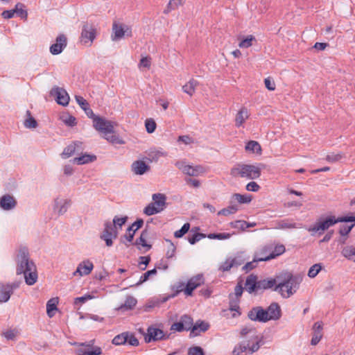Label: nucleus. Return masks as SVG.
Here are the masks:
<instances>
[{
	"instance_id": "1",
	"label": "nucleus",
	"mask_w": 355,
	"mask_h": 355,
	"mask_svg": "<svg viewBox=\"0 0 355 355\" xmlns=\"http://www.w3.org/2000/svg\"><path fill=\"white\" fill-rule=\"evenodd\" d=\"M277 279V286L275 291H278L283 298H288L298 290L302 281L300 274L293 275L288 270H283L275 277Z\"/></svg>"
},
{
	"instance_id": "2",
	"label": "nucleus",
	"mask_w": 355,
	"mask_h": 355,
	"mask_svg": "<svg viewBox=\"0 0 355 355\" xmlns=\"http://www.w3.org/2000/svg\"><path fill=\"white\" fill-rule=\"evenodd\" d=\"M338 223H354L355 213L349 212L348 214L336 217L330 215L326 217H320L316 222L309 229V232H313L320 236L324 233L330 227L334 226Z\"/></svg>"
},
{
	"instance_id": "3",
	"label": "nucleus",
	"mask_w": 355,
	"mask_h": 355,
	"mask_svg": "<svg viewBox=\"0 0 355 355\" xmlns=\"http://www.w3.org/2000/svg\"><path fill=\"white\" fill-rule=\"evenodd\" d=\"M35 268L32 260L29 259V252L26 247H22L19 250L17 255V275H21L24 272H28Z\"/></svg>"
},
{
	"instance_id": "4",
	"label": "nucleus",
	"mask_w": 355,
	"mask_h": 355,
	"mask_svg": "<svg viewBox=\"0 0 355 355\" xmlns=\"http://www.w3.org/2000/svg\"><path fill=\"white\" fill-rule=\"evenodd\" d=\"M257 341L250 347V341H243L236 345L233 351V355H247L248 353L252 354L257 352L259 347L263 345V336L259 338L256 336Z\"/></svg>"
},
{
	"instance_id": "5",
	"label": "nucleus",
	"mask_w": 355,
	"mask_h": 355,
	"mask_svg": "<svg viewBox=\"0 0 355 355\" xmlns=\"http://www.w3.org/2000/svg\"><path fill=\"white\" fill-rule=\"evenodd\" d=\"M96 35L97 30L94 26L88 21H84L80 37V42L85 45L89 44L88 46H90L96 37Z\"/></svg>"
},
{
	"instance_id": "6",
	"label": "nucleus",
	"mask_w": 355,
	"mask_h": 355,
	"mask_svg": "<svg viewBox=\"0 0 355 355\" xmlns=\"http://www.w3.org/2000/svg\"><path fill=\"white\" fill-rule=\"evenodd\" d=\"M144 223V221L142 218H137L126 229L125 234L122 235L120 238V242L124 244L125 246L128 247L130 244L127 243L125 241L128 243H132L134 239L135 233L139 229L143 227Z\"/></svg>"
},
{
	"instance_id": "7",
	"label": "nucleus",
	"mask_w": 355,
	"mask_h": 355,
	"mask_svg": "<svg viewBox=\"0 0 355 355\" xmlns=\"http://www.w3.org/2000/svg\"><path fill=\"white\" fill-rule=\"evenodd\" d=\"M119 229H113L111 227L110 221H105L104 223V230L100 234V239L105 242L107 247H111L113 245V239L118 237Z\"/></svg>"
},
{
	"instance_id": "8",
	"label": "nucleus",
	"mask_w": 355,
	"mask_h": 355,
	"mask_svg": "<svg viewBox=\"0 0 355 355\" xmlns=\"http://www.w3.org/2000/svg\"><path fill=\"white\" fill-rule=\"evenodd\" d=\"M91 119H93V126L96 130L105 135L114 133V127L110 121L106 120L105 118L96 116V114Z\"/></svg>"
},
{
	"instance_id": "9",
	"label": "nucleus",
	"mask_w": 355,
	"mask_h": 355,
	"mask_svg": "<svg viewBox=\"0 0 355 355\" xmlns=\"http://www.w3.org/2000/svg\"><path fill=\"white\" fill-rule=\"evenodd\" d=\"M205 284V278L202 274H198L191 277L183 286V292L187 296H192L194 290Z\"/></svg>"
},
{
	"instance_id": "10",
	"label": "nucleus",
	"mask_w": 355,
	"mask_h": 355,
	"mask_svg": "<svg viewBox=\"0 0 355 355\" xmlns=\"http://www.w3.org/2000/svg\"><path fill=\"white\" fill-rule=\"evenodd\" d=\"M238 166L241 167V177L247 178L248 179H257L261 176V167L245 164H239Z\"/></svg>"
},
{
	"instance_id": "11",
	"label": "nucleus",
	"mask_w": 355,
	"mask_h": 355,
	"mask_svg": "<svg viewBox=\"0 0 355 355\" xmlns=\"http://www.w3.org/2000/svg\"><path fill=\"white\" fill-rule=\"evenodd\" d=\"M94 341L91 340L89 342L79 343L82 347L76 351V355H101L102 349L100 347L94 346Z\"/></svg>"
},
{
	"instance_id": "12",
	"label": "nucleus",
	"mask_w": 355,
	"mask_h": 355,
	"mask_svg": "<svg viewBox=\"0 0 355 355\" xmlns=\"http://www.w3.org/2000/svg\"><path fill=\"white\" fill-rule=\"evenodd\" d=\"M248 318L252 321L263 323L269 321L266 310L261 306L252 307L248 313Z\"/></svg>"
},
{
	"instance_id": "13",
	"label": "nucleus",
	"mask_w": 355,
	"mask_h": 355,
	"mask_svg": "<svg viewBox=\"0 0 355 355\" xmlns=\"http://www.w3.org/2000/svg\"><path fill=\"white\" fill-rule=\"evenodd\" d=\"M50 95L54 97L55 102L58 105L64 107L69 105L70 98L64 88L54 86L50 91Z\"/></svg>"
},
{
	"instance_id": "14",
	"label": "nucleus",
	"mask_w": 355,
	"mask_h": 355,
	"mask_svg": "<svg viewBox=\"0 0 355 355\" xmlns=\"http://www.w3.org/2000/svg\"><path fill=\"white\" fill-rule=\"evenodd\" d=\"M168 336H166L164 331L150 326L147 329V333L144 334V340L146 343H150L153 341L162 340L168 338Z\"/></svg>"
},
{
	"instance_id": "15",
	"label": "nucleus",
	"mask_w": 355,
	"mask_h": 355,
	"mask_svg": "<svg viewBox=\"0 0 355 355\" xmlns=\"http://www.w3.org/2000/svg\"><path fill=\"white\" fill-rule=\"evenodd\" d=\"M112 32V40L113 41L121 39L125 33L128 37L132 36V30L130 26L123 24H118L116 21L113 23Z\"/></svg>"
},
{
	"instance_id": "16",
	"label": "nucleus",
	"mask_w": 355,
	"mask_h": 355,
	"mask_svg": "<svg viewBox=\"0 0 355 355\" xmlns=\"http://www.w3.org/2000/svg\"><path fill=\"white\" fill-rule=\"evenodd\" d=\"M192 324V318L191 315L184 314L180 317L178 322H174L171 327V331L182 332L184 331H190Z\"/></svg>"
},
{
	"instance_id": "17",
	"label": "nucleus",
	"mask_w": 355,
	"mask_h": 355,
	"mask_svg": "<svg viewBox=\"0 0 355 355\" xmlns=\"http://www.w3.org/2000/svg\"><path fill=\"white\" fill-rule=\"evenodd\" d=\"M245 289L250 294H256L261 290L260 280L257 275L250 274L246 277Z\"/></svg>"
},
{
	"instance_id": "18",
	"label": "nucleus",
	"mask_w": 355,
	"mask_h": 355,
	"mask_svg": "<svg viewBox=\"0 0 355 355\" xmlns=\"http://www.w3.org/2000/svg\"><path fill=\"white\" fill-rule=\"evenodd\" d=\"M67 45V37L64 34H59L55 39V42L51 45L50 53L52 55H58L62 52Z\"/></svg>"
},
{
	"instance_id": "19",
	"label": "nucleus",
	"mask_w": 355,
	"mask_h": 355,
	"mask_svg": "<svg viewBox=\"0 0 355 355\" xmlns=\"http://www.w3.org/2000/svg\"><path fill=\"white\" fill-rule=\"evenodd\" d=\"M210 327L209 322L204 320H198L195 323L192 320V324L191 325L189 337L193 338L200 335V333L207 331Z\"/></svg>"
},
{
	"instance_id": "20",
	"label": "nucleus",
	"mask_w": 355,
	"mask_h": 355,
	"mask_svg": "<svg viewBox=\"0 0 355 355\" xmlns=\"http://www.w3.org/2000/svg\"><path fill=\"white\" fill-rule=\"evenodd\" d=\"M153 218H150L148 220H147L145 229L142 230L140 236L136 239L133 245H141L142 247L146 248V250H149L152 248V245L147 243L146 238L148 235V224L153 222Z\"/></svg>"
},
{
	"instance_id": "21",
	"label": "nucleus",
	"mask_w": 355,
	"mask_h": 355,
	"mask_svg": "<svg viewBox=\"0 0 355 355\" xmlns=\"http://www.w3.org/2000/svg\"><path fill=\"white\" fill-rule=\"evenodd\" d=\"M17 205V200L12 196L10 194H5L0 198V207L3 210H12L15 208Z\"/></svg>"
},
{
	"instance_id": "22",
	"label": "nucleus",
	"mask_w": 355,
	"mask_h": 355,
	"mask_svg": "<svg viewBox=\"0 0 355 355\" xmlns=\"http://www.w3.org/2000/svg\"><path fill=\"white\" fill-rule=\"evenodd\" d=\"M268 313V318L270 320H277L282 315V309L277 302H272L267 309H265Z\"/></svg>"
},
{
	"instance_id": "23",
	"label": "nucleus",
	"mask_w": 355,
	"mask_h": 355,
	"mask_svg": "<svg viewBox=\"0 0 355 355\" xmlns=\"http://www.w3.org/2000/svg\"><path fill=\"white\" fill-rule=\"evenodd\" d=\"M131 170L135 174L142 175L150 170V166L144 160H136L132 164Z\"/></svg>"
},
{
	"instance_id": "24",
	"label": "nucleus",
	"mask_w": 355,
	"mask_h": 355,
	"mask_svg": "<svg viewBox=\"0 0 355 355\" xmlns=\"http://www.w3.org/2000/svg\"><path fill=\"white\" fill-rule=\"evenodd\" d=\"M94 265L89 259L85 260L78 264L73 275L78 273L80 276L87 275L92 271Z\"/></svg>"
},
{
	"instance_id": "25",
	"label": "nucleus",
	"mask_w": 355,
	"mask_h": 355,
	"mask_svg": "<svg viewBox=\"0 0 355 355\" xmlns=\"http://www.w3.org/2000/svg\"><path fill=\"white\" fill-rule=\"evenodd\" d=\"M82 142L79 141H73L71 144L65 147L63 152L61 153V157L63 159H67L72 156L76 150H78L81 147Z\"/></svg>"
},
{
	"instance_id": "26",
	"label": "nucleus",
	"mask_w": 355,
	"mask_h": 355,
	"mask_svg": "<svg viewBox=\"0 0 355 355\" xmlns=\"http://www.w3.org/2000/svg\"><path fill=\"white\" fill-rule=\"evenodd\" d=\"M286 250L285 246L282 244H278L275 246V248L272 247V250L271 252L269 253L268 256L266 257H260L259 260L260 261H268L271 259H273L280 255H282L283 253H284Z\"/></svg>"
},
{
	"instance_id": "27",
	"label": "nucleus",
	"mask_w": 355,
	"mask_h": 355,
	"mask_svg": "<svg viewBox=\"0 0 355 355\" xmlns=\"http://www.w3.org/2000/svg\"><path fill=\"white\" fill-rule=\"evenodd\" d=\"M76 101L77 103L80 105L81 109H83L86 115L89 118H92L94 116V113L93 112V110L90 108V105L89 103L85 100L83 96L76 95L75 96Z\"/></svg>"
},
{
	"instance_id": "28",
	"label": "nucleus",
	"mask_w": 355,
	"mask_h": 355,
	"mask_svg": "<svg viewBox=\"0 0 355 355\" xmlns=\"http://www.w3.org/2000/svg\"><path fill=\"white\" fill-rule=\"evenodd\" d=\"M96 159H97V157L95 155H89L87 153H85L79 157H74L71 160V162L73 164H76L78 165H83V164H88L90 162H93L96 161Z\"/></svg>"
},
{
	"instance_id": "29",
	"label": "nucleus",
	"mask_w": 355,
	"mask_h": 355,
	"mask_svg": "<svg viewBox=\"0 0 355 355\" xmlns=\"http://www.w3.org/2000/svg\"><path fill=\"white\" fill-rule=\"evenodd\" d=\"M137 303V300L136 298L131 295H128L125 302L118 308V310H121L123 311L132 310L135 308Z\"/></svg>"
},
{
	"instance_id": "30",
	"label": "nucleus",
	"mask_w": 355,
	"mask_h": 355,
	"mask_svg": "<svg viewBox=\"0 0 355 355\" xmlns=\"http://www.w3.org/2000/svg\"><path fill=\"white\" fill-rule=\"evenodd\" d=\"M186 175L189 176H198L205 172V168L201 165L191 166L188 165L187 169H184Z\"/></svg>"
},
{
	"instance_id": "31",
	"label": "nucleus",
	"mask_w": 355,
	"mask_h": 355,
	"mask_svg": "<svg viewBox=\"0 0 355 355\" xmlns=\"http://www.w3.org/2000/svg\"><path fill=\"white\" fill-rule=\"evenodd\" d=\"M153 203L157 207H163V209L166 206V196L164 193H157L153 194L152 196Z\"/></svg>"
},
{
	"instance_id": "32",
	"label": "nucleus",
	"mask_w": 355,
	"mask_h": 355,
	"mask_svg": "<svg viewBox=\"0 0 355 355\" xmlns=\"http://www.w3.org/2000/svg\"><path fill=\"white\" fill-rule=\"evenodd\" d=\"M22 274L24 275L25 282L27 285L32 286L37 282V273L36 267L33 268L32 270L24 272Z\"/></svg>"
},
{
	"instance_id": "33",
	"label": "nucleus",
	"mask_w": 355,
	"mask_h": 355,
	"mask_svg": "<svg viewBox=\"0 0 355 355\" xmlns=\"http://www.w3.org/2000/svg\"><path fill=\"white\" fill-rule=\"evenodd\" d=\"M58 298H51L46 303V313L49 318L55 315V311L58 310Z\"/></svg>"
},
{
	"instance_id": "34",
	"label": "nucleus",
	"mask_w": 355,
	"mask_h": 355,
	"mask_svg": "<svg viewBox=\"0 0 355 355\" xmlns=\"http://www.w3.org/2000/svg\"><path fill=\"white\" fill-rule=\"evenodd\" d=\"M245 149L248 152L259 154V155L261 153V151H262V149H261V145L259 144V143L257 141H252V140L248 141L246 144V145L245 146Z\"/></svg>"
},
{
	"instance_id": "35",
	"label": "nucleus",
	"mask_w": 355,
	"mask_h": 355,
	"mask_svg": "<svg viewBox=\"0 0 355 355\" xmlns=\"http://www.w3.org/2000/svg\"><path fill=\"white\" fill-rule=\"evenodd\" d=\"M232 200H234L237 201L240 204H248L252 200V196L250 194H240V193H234L232 196ZM231 203H232V200H231Z\"/></svg>"
},
{
	"instance_id": "36",
	"label": "nucleus",
	"mask_w": 355,
	"mask_h": 355,
	"mask_svg": "<svg viewBox=\"0 0 355 355\" xmlns=\"http://www.w3.org/2000/svg\"><path fill=\"white\" fill-rule=\"evenodd\" d=\"M248 118V109L245 107H241L240 110L238 112L237 114L236 115V125L237 127L241 126L245 122V120Z\"/></svg>"
},
{
	"instance_id": "37",
	"label": "nucleus",
	"mask_w": 355,
	"mask_h": 355,
	"mask_svg": "<svg viewBox=\"0 0 355 355\" xmlns=\"http://www.w3.org/2000/svg\"><path fill=\"white\" fill-rule=\"evenodd\" d=\"M15 13L17 17H20L22 19L26 20L28 18V12L26 9V6L22 3H16L15 8Z\"/></svg>"
},
{
	"instance_id": "38",
	"label": "nucleus",
	"mask_w": 355,
	"mask_h": 355,
	"mask_svg": "<svg viewBox=\"0 0 355 355\" xmlns=\"http://www.w3.org/2000/svg\"><path fill=\"white\" fill-rule=\"evenodd\" d=\"M261 289L267 290V289H272L274 291V288L277 286V279L268 277L263 279L260 280Z\"/></svg>"
},
{
	"instance_id": "39",
	"label": "nucleus",
	"mask_w": 355,
	"mask_h": 355,
	"mask_svg": "<svg viewBox=\"0 0 355 355\" xmlns=\"http://www.w3.org/2000/svg\"><path fill=\"white\" fill-rule=\"evenodd\" d=\"M228 297L230 299L229 309L231 311L237 312V315H241V312L240 311V306L239 305V303L240 302V299H234V294L232 293L229 294Z\"/></svg>"
},
{
	"instance_id": "40",
	"label": "nucleus",
	"mask_w": 355,
	"mask_h": 355,
	"mask_svg": "<svg viewBox=\"0 0 355 355\" xmlns=\"http://www.w3.org/2000/svg\"><path fill=\"white\" fill-rule=\"evenodd\" d=\"M128 220V217L127 216H124L122 217H119L115 216L113 218L112 223L111 222V227L113 229H119L121 230Z\"/></svg>"
},
{
	"instance_id": "41",
	"label": "nucleus",
	"mask_w": 355,
	"mask_h": 355,
	"mask_svg": "<svg viewBox=\"0 0 355 355\" xmlns=\"http://www.w3.org/2000/svg\"><path fill=\"white\" fill-rule=\"evenodd\" d=\"M198 84V81L192 78L182 87V89L184 92L192 96Z\"/></svg>"
},
{
	"instance_id": "42",
	"label": "nucleus",
	"mask_w": 355,
	"mask_h": 355,
	"mask_svg": "<svg viewBox=\"0 0 355 355\" xmlns=\"http://www.w3.org/2000/svg\"><path fill=\"white\" fill-rule=\"evenodd\" d=\"M163 207H157L153 202L148 204L144 209V214L147 216H152L161 212Z\"/></svg>"
},
{
	"instance_id": "43",
	"label": "nucleus",
	"mask_w": 355,
	"mask_h": 355,
	"mask_svg": "<svg viewBox=\"0 0 355 355\" xmlns=\"http://www.w3.org/2000/svg\"><path fill=\"white\" fill-rule=\"evenodd\" d=\"M69 203L70 200H66L64 204L60 205V200H59L58 198H56L54 201V209H58L59 215H62L67 211Z\"/></svg>"
},
{
	"instance_id": "44",
	"label": "nucleus",
	"mask_w": 355,
	"mask_h": 355,
	"mask_svg": "<svg viewBox=\"0 0 355 355\" xmlns=\"http://www.w3.org/2000/svg\"><path fill=\"white\" fill-rule=\"evenodd\" d=\"M157 272V267H155L153 269L146 271L141 276L139 281L137 282L135 284L132 285V286H137L141 285L144 282L148 281L150 276L156 275Z\"/></svg>"
},
{
	"instance_id": "45",
	"label": "nucleus",
	"mask_w": 355,
	"mask_h": 355,
	"mask_svg": "<svg viewBox=\"0 0 355 355\" xmlns=\"http://www.w3.org/2000/svg\"><path fill=\"white\" fill-rule=\"evenodd\" d=\"M11 295L6 284L0 283V302H6L9 300Z\"/></svg>"
},
{
	"instance_id": "46",
	"label": "nucleus",
	"mask_w": 355,
	"mask_h": 355,
	"mask_svg": "<svg viewBox=\"0 0 355 355\" xmlns=\"http://www.w3.org/2000/svg\"><path fill=\"white\" fill-rule=\"evenodd\" d=\"M27 119L24 121V126L27 128H35L38 123L37 120L31 115L29 110L26 111Z\"/></svg>"
},
{
	"instance_id": "47",
	"label": "nucleus",
	"mask_w": 355,
	"mask_h": 355,
	"mask_svg": "<svg viewBox=\"0 0 355 355\" xmlns=\"http://www.w3.org/2000/svg\"><path fill=\"white\" fill-rule=\"evenodd\" d=\"M128 332L125 331L116 335L112 340L114 345H125L127 343Z\"/></svg>"
},
{
	"instance_id": "48",
	"label": "nucleus",
	"mask_w": 355,
	"mask_h": 355,
	"mask_svg": "<svg viewBox=\"0 0 355 355\" xmlns=\"http://www.w3.org/2000/svg\"><path fill=\"white\" fill-rule=\"evenodd\" d=\"M341 253L347 259L355 261V248H354L353 246L348 245L345 247L343 249Z\"/></svg>"
},
{
	"instance_id": "49",
	"label": "nucleus",
	"mask_w": 355,
	"mask_h": 355,
	"mask_svg": "<svg viewBox=\"0 0 355 355\" xmlns=\"http://www.w3.org/2000/svg\"><path fill=\"white\" fill-rule=\"evenodd\" d=\"M239 210L236 205H231L227 207L223 208L218 212V215H223L227 216L230 214H235Z\"/></svg>"
},
{
	"instance_id": "50",
	"label": "nucleus",
	"mask_w": 355,
	"mask_h": 355,
	"mask_svg": "<svg viewBox=\"0 0 355 355\" xmlns=\"http://www.w3.org/2000/svg\"><path fill=\"white\" fill-rule=\"evenodd\" d=\"M256 38L252 35H249L243 38L239 42V46L240 48H248L252 45V41H255Z\"/></svg>"
},
{
	"instance_id": "51",
	"label": "nucleus",
	"mask_w": 355,
	"mask_h": 355,
	"mask_svg": "<svg viewBox=\"0 0 355 355\" xmlns=\"http://www.w3.org/2000/svg\"><path fill=\"white\" fill-rule=\"evenodd\" d=\"M190 227L191 225L189 223H184L180 230L174 232V236L176 239L183 237L189 231Z\"/></svg>"
},
{
	"instance_id": "52",
	"label": "nucleus",
	"mask_w": 355,
	"mask_h": 355,
	"mask_svg": "<svg viewBox=\"0 0 355 355\" xmlns=\"http://www.w3.org/2000/svg\"><path fill=\"white\" fill-rule=\"evenodd\" d=\"M207 237V235L204 233L200 232H196L193 234L192 235H189L187 238L189 243L191 245L196 244L198 241H199L200 239H204Z\"/></svg>"
},
{
	"instance_id": "53",
	"label": "nucleus",
	"mask_w": 355,
	"mask_h": 355,
	"mask_svg": "<svg viewBox=\"0 0 355 355\" xmlns=\"http://www.w3.org/2000/svg\"><path fill=\"white\" fill-rule=\"evenodd\" d=\"M260 257H257L256 256L254 257L253 260L250 262H247L242 268L243 270H245L246 272L253 270L257 266L256 263L261 262V261L259 260Z\"/></svg>"
},
{
	"instance_id": "54",
	"label": "nucleus",
	"mask_w": 355,
	"mask_h": 355,
	"mask_svg": "<svg viewBox=\"0 0 355 355\" xmlns=\"http://www.w3.org/2000/svg\"><path fill=\"white\" fill-rule=\"evenodd\" d=\"M322 263H315L313 265L308 271V276L311 278L315 277L322 270Z\"/></svg>"
},
{
	"instance_id": "55",
	"label": "nucleus",
	"mask_w": 355,
	"mask_h": 355,
	"mask_svg": "<svg viewBox=\"0 0 355 355\" xmlns=\"http://www.w3.org/2000/svg\"><path fill=\"white\" fill-rule=\"evenodd\" d=\"M145 127L148 133H153L155 131L157 124L153 119L149 118L145 121Z\"/></svg>"
},
{
	"instance_id": "56",
	"label": "nucleus",
	"mask_w": 355,
	"mask_h": 355,
	"mask_svg": "<svg viewBox=\"0 0 355 355\" xmlns=\"http://www.w3.org/2000/svg\"><path fill=\"white\" fill-rule=\"evenodd\" d=\"M231 234L230 233H210L207 235V237L210 239H218V240H223L230 239L231 236Z\"/></svg>"
},
{
	"instance_id": "57",
	"label": "nucleus",
	"mask_w": 355,
	"mask_h": 355,
	"mask_svg": "<svg viewBox=\"0 0 355 355\" xmlns=\"http://www.w3.org/2000/svg\"><path fill=\"white\" fill-rule=\"evenodd\" d=\"M182 0H170L167 8L164 10V13L168 14L171 10L175 9L178 6L182 5Z\"/></svg>"
},
{
	"instance_id": "58",
	"label": "nucleus",
	"mask_w": 355,
	"mask_h": 355,
	"mask_svg": "<svg viewBox=\"0 0 355 355\" xmlns=\"http://www.w3.org/2000/svg\"><path fill=\"white\" fill-rule=\"evenodd\" d=\"M187 355H205V353L201 347L193 346L188 349Z\"/></svg>"
},
{
	"instance_id": "59",
	"label": "nucleus",
	"mask_w": 355,
	"mask_h": 355,
	"mask_svg": "<svg viewBox=\"0 0 355 355\" xmlns=\"http://www.w3.org/2000/svg\"><path fill=\"white\" fill-rule=\"evenodd\" d=\"M354 225H355L354 223L350 225H340V228H339L338 233L342 236H347L348 234L352 231V228L354 227Z\"/></svg>"
},
{
	"instance_id": "60",
	"label": "nucleus",
	"mask_w": 355,
	"mask_h": 355,
	"mask_svg": "<svg viewBox=\"0 0 355 355\" xmlns=\"http://www.w3.org/2000/svg\"><path fill=\"white\" fill-rule=\"evenodd\" d=\"M166 241L169 243V246H168V250L166 253V257L169 259L173 258L175 256V253L176 251V247L171 240L166 239Z\"/></svg>"
},
{
	"instance_id": "61",
	"label": "nucleus",
	"mask_w": 355,
	"mask_h": 355,
	"mask_svg": "<svg viewBox=\"0 0 355 355\" xmlns=\"http://www.w3.org/2000/svg\"><path fill=\"white\" fill-rule=\"evenodd\" d=\"M244 289L245 287H243L242 281L239 282L234 288V293H233L234 299H240V297L242 296Z\"/></svg>"
},
{
	"instance_id": "62",
	"label": "nucleus",
	"mask_w": 355,
	"mask_h": 355,
	"mask_svg": "<svg viewBox=\"0 0 355 355\" xmlns=\"http://www.w3.org/2000/svg\"><path fill=\"white\" fill-rule=\"evenodd\" d=\"M106 139L112 144H123L125 141L118 135L112 133L111 136L106 137Z\"/></svg>"
},
{
	"instance_id": "63",
	"label": "nucleus",
	"mask_w": 355,
	"mask_h": 355,
	"mask_svg": "<svg viewBox=\"0 0 355 355\" xmlns=\"http://www.w3.org/2000/svg\"><path fill=\"white\" fill-rule=\"evenodd\" d=\"M128 332L127 343L131 346L137 347L139 345V340L135 337L133 333Z\"/></svg>"
},
{
	"instance_id": "64",
	"label": "nucleus",
	"mask_w": 355,
	"mask_h": 355,
	"mask_svg": "<svg viewBox=\"0 0 355 355\" xmlns=\"http://www.w3.org/2000/svg\"><path fill=\"white\" fill-rule=\"evenodd\" d=\"M150 260L151 259L149 255L145 257L141 256L139 257V266H140L141 270H146V266L149 264Z\"/></svg>"
}]
</instances>
